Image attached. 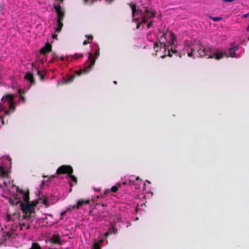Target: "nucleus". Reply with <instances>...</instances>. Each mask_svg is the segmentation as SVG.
I'll return each instance as SVG.
<instances>
[{"label": "nucleus", "mask_w": 249, "mask_h": 249, "mask_svg": "<svg viewBox=\"0 0 249 249\" xmlns=\"http://www.w3.org/2000/svg\"><path fill=\"white\" fill-rule=\"evenodd\" d=\"M146 38L150 42L154 43V49L157 53L163 52L165 54L160 55L162 58L172 54L180 57L186 53L189 57L195 58L196 57H208L216 60L224 57H238L242 53V49L239 45L233 43L226 48L212 47L193 44L188 41L184 43L176 39L175 35L170 31L165 33L159 32L157 34L155 30L149 32Z\"/></svg>", "instance_id": "f257e3e1"}, {"label": "nucleus", "mask_w": 249, "mask_h": 249, "mask_svg": "<svg viewBox=\"0 0 249 249\" xmlns=\"http://www.w3.org/2000/svg\"><path fill=\"white\" fill-rule=\"evenodd\" d=\"M19 191L24 192L26 195L27 202H25L22 206H20V202L18 203H12L11 201V197H4L7 198L9 202L13 206H16L18 208L20 209L23 213V215H21L17 211L16 213L13 214L8 213L5 218L6 222L5 230L3 228L0 231V244H4L5 245L14 246L18 247L20 246V242L19 241V237L18 233L16 232V231H24L29 228V217H34V214L36 209L37 208V204L39 203L45 204V200L40 199L30 202L29 201V194L18 188Z\"/></svg>", "instance_id": "f03ea898"}, {"label": "nucleus", "mask_w": 249, "mask_h": 249, "mask_svg": "<svg viewBox=\"0 0 249 249\" xmlns=\"http://www.w3.org/2000/svg\"><path fill=\"white\" fill-rule=\"evenodd\" d=\"M11 159L8 156L0 157V194L2 197H11L12 203L20 202L22 206L27 202V196L18 187L10 182L8 176Z\"/></svg>", "instance_id": "7ed1b4c3"}, {"label": "nucleus", "mask_w": 249, "mask_h": 249, "mask_svg": "<svg viewBox=\"0 0 249 249\" xmlns=\"http://www.w3.org/2000/svg\"><path fill=\"white\" fill-rule=\"evenodd\" d=\"M129 5L132 9V19L134 22H136L137 28H140L141 26L143 28H154L152 20L148 22L149 19L153 18L155 16L156 12L153 9L143 6L140 8L137 9L136 4L133 2L130 3Z\"/></svg>", "instance_id": "20e7f679"}, {"label": "nucleus", "mask_w": 249, "mask_h": 249, "mask_svg": "<svg viewBox=\"0 0 249 249\" xmlns=\"http://www.w3.org/2000/svg\"><path fill=\"white\" fill-rule=\"evenodd\" d=\"M126 184L134 186L136 190H140L142 187V191L143 192H149V190L146 189L145 183H143L142 184V181L140 179L139 177L131 175L125 177V181L122 182H118L116 185L113 186L110 189H106L104 191V196H114L113 194L116 193L118 191L119 187H121L122 185Z\"/></svg>", "instance_id": "39448f33"}, {"label": "nucleus", "mask_w": 249, "mask_h": 249, "mask_svg": "<svg viewBox=\"0 0 249 249\" xmlns=\"http://www.w3.org/2000/svg\"><path fill=\"white\" fill-rule=\"evenodd\" d=\"M90 47L91 51L88 52V59L85 63L84 68L75 71L78 75L89 72L94 65L96 59L100 55V48L97 43H91Z\"/></svg>", "instance_id": "423d86ee"}, {"label": "nucleus", "mask_w": 249, "mask_h": 249, "mask_svg": "<svg viewBox=\"0 0 249 249\" xmlns=\"http://www.w3.org/2000/svg\"><path fill=\"white\" fill-rule=\"evenodd\" d=\"M116 218L118 222H122V218L119 217L118 216H111L109 217V220L107 222V224L104 227V231H106L105 232V236L106 237H107L109 234L112 233H116L117 229L115 228V219Z\"/></svg>", "instance_id": "0eeeda50"}, {"label": "nucleus", "mask_w": 249, "mask_h": 249, "mask_svg": "<svg viewBox=\"0 0 249 249\" xmlns=\"http://www.w3.org/2000/svg\"><path fill=\"white\" fill-rule=\"evenodd\" d=\"M73 170L70 165H63L60 166L56 170V173L58 175L67 174V176L69 178L70 181H72L75 184L77 183L76 178L72 175Z\"/></svg>", "instance_id": "6e6552de"}, {"label": "nucleus", "mask_w": 249, "mask_h": 249, "mask_svg": "<svg viewBox=\"0 0 249 249\" xmlns=\"http://www.w3.org/2000/svg\"><path fill=\"white\" fill-rule=\"evenodd\" d=\"M54 8L56 11L57 19L56 23V27L55 28V32L59 33L63 26L62 20L64 15V13L62 10L61 6L59 5H56L54 6Z\"/></svg>", "instance_id": "1a4fd4ad"}, {"label": "nucleus", "mask_w": 249, "mask_h": 249, "mask_svg": "<svg viewBox=\"0 0 249 249\" xmlns=\"http://www.w3.org/2000/svg\"><path fill=\"white\" fill-rule=\"evenodd\" d=\"M89 200H79L78 201L76 205H70L68 207L66 208V210L67 211H69L71 210H73L75 209H78L84 204H89Z\"/></svg>", "instance_id": "9d476101"}, {"label": "nucleus", "mask_w": 249, "mask_h": 249, "mask_svg": "<svg viewBox=\"0 0 249 249\" xmlns=\"http://www.w3.org/2000/svg\"><path fill=\"white\" fill-rule=\"evenodd\" d=\"M50 241L51 243L54 244L61 245L62 244L61 237L59 234H57L53 235L50 238Z\"/></svg>", "instance_id": "9b49d317"}, {"label": "nucleus", "mask_w": 249, "mask_h": 249, "mask_svg": "<svg viewBox=\"0 0 249 249\" xmlns=\"http://www.w3.org/2000/svg\"><path fill=\"white\" fill-rule=\"evenodd\" d=\"M52 49V45L47 43L44 47L42 48L40 51V55H44L47 53L50 52Z\"/></svg>", "instance_id": "f8f14e48"}, {"label": "nucleus", "mask_w": 249, "mask_h": 249, "mask_svg": "<svg viewBox=\"0 0 249 249\" xmlns=\"http://www.w3.org/2000/svg\"><path fill=\"white\" fill-rule=\"evenodd\" d=\"M74 78V75L73 74H68L67 77H63V81L62 82L64 84H68L71 82Z\"/></svg>", "instance_id": "ddd939ff"}, {"label": "nucleus", "mask_w": 249, "mask_h": 249, "mask_svg": "<svg viewBox=\"0 0 249 249\" xmlns=\"http://www.w3.org/2000/svg\"><path fill=\"white\" fill-rule=\"evenodd\" d=\"M103 241L104 240L102 239L98 242H94L90 249H100V245L103 243Z\"/></svg>", "instance_id": "4468645a"}, {"label": "nucleus", "mask_w": 249, "mask_h": 249, "mask_svg": "<svg viewBox=\"0 0 249 249\" xmlns=\"http://www.w3.org/2000/svg\"><path fill=\"white\" fill-rule=\"evenodd\" d=\"M97 209L100 210L99 212H105L104 211L105 209H104L103 206L98 205V206H97L96 207H95L94 209H93L90 211L91 213H92V214L94 213L95 212H97Z\"/></svg>", "instance_id": "2eb2a0df"}, {"label": "nucleus", "mask_w": 249, "mask_h": 249, "mask_svg": "<svg viewBox=\"0 0 249 249\" xmlns=\"http://www.w3.org/2000/svg\"><path fill=\"white\" fill-rule=\"evenodd\" d=\"M29 249H42L40 245L37 242H33Z\"/></svg>", "instance_id": "dca6fc26"}, {"label": "nucleus", "mask_w": 249, "mask_h": 249, "mask_svg": "<svg viewBox=\"0 0 249 249\" xmlns=\"http://www.w3.org/2000/svg\"><path fill=\"white\" fill-rule=\"evenodd\" d=\"M243 37H248V40H249V25L247 26L246 30L242 32Z\"/></svg>", "instance_id": "f3484780"}, {"label": "nucleus", "mask_w": 249, "mask_h": 249, "mask_svg": "<svg viewBox=\"0 0 249 249\" xmlns=\"http://www.w3.org/2000/svg\"><path fill=\"white\" fill-rule=\"evenodd\" d=\"M86 37L88 38L89 41L85 40L83 43L84 45H85L87 44L88 43H89L91 41V40L92 39V38H93V36L91 35H90V36L86 35Z\"/></svg>", "instance_id": "a211bd4d"}, {"label": "nucleus", "mask_w": 249, "mask_h": 249, "mask_svg": "<svg viewBox=\"0 0 249 249\" xmlns=\"http://www.w3.org/2000/svg\"><path fill=\"white\" fill-rule=\"evenodd\" d=\"M83 55L82 54L79 53V54H75L73 56V57H74V58L77 59L81 58L83 57Z\"/></svg>", "instance_id": "6ab92c4d"}, {"label": "nucleus", "mask_w": 249, "mask_h": 249, "mask_svg": "<svg viewBox=\"0 0 249 249\" xmlns=\"http://www.w3.org/2000/svg\"><path fill=\"white\" fill-rule=\"evenodd\" d=\"M211 18L213 19V20L214 21H218L221 20L222 18L221 17H212Z\"/></svg>", "instance_id": "aec40b11"}, {"label": "nucleus", "mask_w": 249, "mask_h": 249, "mask_svg": "<svg viewBox=\"0 0 249 249\" xmlns=\"http://www.w3.org/2000/svg\"><path fill=\"white\" fill-rule=\"evenodd\" d=\"M68 211H67V210L66 209L65 211L61 212V213H60V217L59 218V220H61L62 218H63V216H64L66 214V213Z\"/></svg>", "instance_id": "412c9836"}, {"label": "nucleus", "mask_w": 249, "mask_h": 249, "mask_svg": "<svg viewBox=\"0 0 249 249\" xmlns=\"http://www.w3.org/2000/svg\"><path fill=\"white\" fill-rule=\"evenodd\" d=\"M95 0H84L85 3L88 4H91Z\"/></svg>", "instance_id": "4be33fe9"}, {"label": "nucleus", "mask_w": 249, "mask_h": 249, "mask_svg": "<svg viewBox=\"0 0 249 249\" xmlns=\"http://www.w3.org/2000/svg\"><path fill=\"white\" fill-rule=\"evenodd\" d=\"M100 197V196H96V197H93V198H92L91 200H92V201H96V200H97V199L98 198H99Z\"/></svg>", "instance_id": "5701e85b"}, {"label": "nucleus", "mask_w": 249, "mask_h": 249, "mask_svg": "<svg viewBox=\"0 0 249 249\" xmlns=\"http://www.w3.org/2000/svg\"><path fill=\"white\" fill-rule=\"evenodd\" d=\"M249 16V14H245L242 16V18H246Z\"/></svg>", "instance_id": "b1692460"}, {"label": "nucleus", "mask_w": 249, "mask_h": 249, "mask_svg": "<svg viewBox=\"0 0 249 249\" xmlns=\"http://www.w3.org/2000/svg\"><path fill=\"white\" fill-rule=\"evenodd\" d=\"M52 37L53 38V39H56L57 38V35H53L52 36Z\"/></svg>", "instance_id": "393cba45"}, {"label": "nucleus", "mask_w": 249, "mask_h": 249, "mask_svg": "<svg viewBox=\"0 0 249 249\" xmlns=\"http://www.w3.org/2000/svg\"><path fill=\"white\" fill-rule=\"evenodd\" d=\"M45 217L44 218H47L46 217L47 216H50V217H53V215L51 214H45Z\"/></svg>", "instance_id": "a878e982"}, {"label": "nucleus", "mask_w": 249, "mask_h": 249, "mask_svg": "<svg viewBox=\"0 0 249 249\" xmlns=\"http://www.w3.org/2000/svg\"><path fill=\"white\" fill-rule=\"evenodd\" d=\"M0 86L4 88H6V85L5 84H0Z\"/></svg>", "instance_id": "bb28decb"}, {"label": "nucleus", "mask_w": 249, "mask_h": 249, "mask_svg": "<svg viewBox=\"0 0 249 249\" xmlns=\"http://www.w3.org/2000/svg\"><path fill=\"white\" fill-rule=\"evenodd\" d=\"M97 219H98V220H101V219H102V218H101L100 216H98V217H97Z\"/></svg>", "instance_id": "cd10ccee"}, {"label": "nucleus", "mask_w": 249, "mask_h": 249, "mask_svg": "<svg viewBox=\"0 0 249 249\" xmlns=\"http://www.w3.org/2000/svg\"><path fill=\"white\" fill-rule=\"evenodd\" d=\"M94 190H95V191H99L100 190V189H94Z\"/></svg>", "instance_id": "c85d7f7f"}, {"label": "nucleus", "mask_w": 249, "mask_h": 249, "mask_svg": "<svg viewBox=\"0 0 249 249\" xmlns=\"http://www.w3.org/2000/svg\"><path fill=\"white\" fill-rule=\"evenodd\" d=\"M146 181L148 183H150V182L149 181H148L147 180H146Z\"/></svg>", "instance_id": "c756f323"}, {"label": "nucleus", "mask_w": 249, "mask_h": 249, "mask_svg": "<svg viewBox=\"0 0 249 249\" xmlns=\"http://www.w3.org/2000/svg\"><path fill=\"white\" fill-rule=\"evenodd\" d=\"M113 0H110V1H109V2H111V1H112Z\"/></svg>", "instance_id": "7c9ffc66"}, {"label": "nucleus", "mask_w": 249, "mask_h": 249, "mask_svg": "<svg viewBox=\"0 0 249 249\" xmlns=\"http://www.w3.org/2000/svg\"><path fill=\"white\" fill-rule=\"evenodd\" d=\"M41 60H42V62H43V59L42 58H41Z\"/></svg>", "instance_id": "2f4dec72"}, {"label": "nucleus", "mask_w": 249, "mask_h": 249, "mask_svg": "<svg viewBox=\"0 0 249 249\" xmlns=\"http://www.w3.org/2000/svg\"><path fill=\"white\" fill-rule=\"evenodd\" d=\"M70 184H71V186H72V184H71V183H70Z\"/></svg>", "instance_id": "473e14b6"}, {"label": "nucleus", "mask_w": 249, "mask_h": 249, "mask_svg": "<svg viewBox=\"0 0 249 249\" xmlns=\"http://www.w3.org/2000/svg\"><path fill=\"white\" fill-rule=\"evenodd\" d=\"M114 83L115 84H116V81H114Z\"/></svg>", "instance_id": "72a5a7b5"}, {"label": "nucleus", "mask_w": 249, "mask_h": 249, "mask_svg": "<svg viewBox=\"0 0 249 249\" xmlns=\"http://www.w3.org/2000/svg\"><path fill=\"white\" fill-rule=\"evenodd\" d=\"M61 0V1H63V0Z\"/></svg>", "instance_id": "f704fd0d"}]
</instances>
